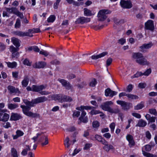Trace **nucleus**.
<instances>
[{"label": "nucleus", "instance_id": "1", "mask_svg": "<svg viewBox=\"0 0 157 157\" xmlns=\"http://www.w3.org/2000/svg\"><path fill=\"white\" fill-rule=\"evenodd\" d=\"M48 98L45 96L38 97L31 101L26 99H23V101L25 104L27 105H21L20 107L22 109L23 113L26 116L31 117L33 118H40V116L39 114L34 113L29 110L31 107L34 106L35 104H38L40 103L44 102L48 100Z\"/></svg>", "mask_w": 157, "mask_h": 157}, {"label": "nucleus", "instance_id": "2", "mask_svg": "<svg viewBox=\"0 0 157 157\" xmlns=\"http://www.w3.org/2000/svg\"><path fill=\"white\" fill-rule=\"evenodd\" d=\"M132 57L135 60V61L140 65H148L150 63L149 62L144 58L142 54L140 53H133Z\"/></svg>", "mask_w": 157, "mask_h": 157}, {"label": "nucleus", "instance_id": "3", "mask_svg": "<svg viewBox=\"0 0 157 157\" xmlns=\"http://www.w3.org/2000/svg\"><path fill=\"white\" fill-rule=\"evenodd\" d=\"M111 13V11L108 10H101L99 11L98 14V20L100 21H104L107 18L106 14H110Z\"/></svg>", "mask_w": 157, "mask_h": 157}, {"label": "nucleus", "instance_id": "4", "mask_svg": "<svg viewBox=\"0 0 157 157\" xmlns=\"http://www.w3.org/2000/svg\"><path fill=\"white\" fill-rule=\"evenodd\" d=\"M120 5L122 8L126 9H130L133 6L132 3L130 0L121 1Z\"/></svg>", "mask_w": 157, "mask_h": 157}, {"label": "nucleus", "instance_id": "5", "mask_svg": "<svg viewBox=\"0 0 157 157\" xmlns=\"http://www.w3.org/2000/svg\"><path fill=\"white\" fill-rule=\"evenodd\" d=\"M0 121L3 122L7 121L10 117L9 114L5 112L3 110L0 109Z\"/></svg>", "mask_w": 157, "mask_h": 157}, {"label": "nucleus", "instance_id": "6", "mask_svg": "<svg viewBox=\"0 0 157 157\" xmlns=\"http://www.w3.org/2000/svg\"><path fill=\"white\" fill-rule=\"evenodd\" d=\"M117 104L121 105L122 107V109L125 110L129 109L132 105L131 103L123 101L118 100L117 101Z\"/></svg>", "mask_w": 157, "mask_h": 157}, {"label": "nucleus", "instance_id": "7", "mask_svg": "<svg viewBox=\"0 0 157 157\" xmlns=\"http://www.w3.org/2000/svg\"><path fill=\"white\" fill-rule=\"evenodd\" d=\"M58 81L61 83L63 86L67 90H69L73 88L72 86L71 85L69 82L64 79L59 78Z\"/></svg>", "mask_w": 157, "mask_h": 157}, {"label": "nucleus", "instance_id": "8", "mask_svg": "<svg viewBox=\"0 0 157 157\" xmlns=\"http://www.w3.org/2000/svg\"><path fill=\"white\" fill-rule=\"evenodd\" d=\"M113 104L111 101H107L103 103L100 107L103 110L108 112L111 108L110 106L113 105Z\"/></svg>", "mask_w": 157, "mask_h": 157}, {"label": "nucleus", "instance_id": "9", "mask_svg": "<svg viewBox=\"0 0 157 157\" xmlns=\"http://www.w3.org/2000/svg\"><path fill=\"white\" fill-rule=\"evenodd\" d=\"M145 28L153 31L154 29L153 21L151 20H148L145 23Z\"/></svg>", "mask_w": 157, "mask_h": 157}, {"label": "nucleus", "instance_id": "10", "mask_svg": "<svg viewBox=\"0 0 157 157\" xmlns=\"http://www.w3.org/2000/svg\"><path fill=\"white\" fill-rule=\"evenodd\" d=\"M117 92L113 91L109 88H108L105 90V95L106 96H110L112 98L117 94Z\"/></svg>", "mask_w": 157, "mask_h": 157}, {"label": "nucleus", "instance_id": "11", "mask_svg": "<svg viewBox=\"0 0 157 157\" xmlns=\"http://www.w3.org/2000/svg\"><path fill=\"white\" fill-rule=\"evenodd\" d=\"M46 87L44 85H42L40 86L33 85L32 86L33 91V92H38L39 93L40 91L44 89Z\"/></svg>", "mask_w": 157, "mask_h": 157}, {"label": "nucleus", "instance_id": "12", "mask_svg": "<svg viewBox=\"0 0 157 157\" xmlns=\"http://www.w3.org/2000/svg\"><path fill=\"white\" fill-rule=\"evenodd\" d=\"M46 65V63L44 62H37L33 65V67L36 68H43Z\"/></svg>", "mask_w": 157, "mask_h": 157}, {"label": "nucleus", "instance_id": "13", "mask_svg": "<svg viewBox=\"0 0 157 157\" xmlns=\"http://www.w3.org/2000/svg\"><path fill=\"white\" fill-rule=\"evenodd\" d=\"M7 89L9 91L10 94L12 93H20V91L17 88H15V87L13 86L9 85L7 87Z\"/></svg>", "mask_w": 157, "mask_h": 157}, {"label": "nucleus", "instance_id": "14", "mask_svg": "<svg viewBox=\"0 0 157 157\" xmlns=\"http://www.w3.org/2000/svg\"><path fill=\"white\" fill-rule=\"evenodd\" d=\"M108 54V52H104L98 55L92 56L91 58L92 59L96 60L105 56Z\"/></svg>", "mask_w": 157, "mask_h": 157}, {"label": "nucleus", "instance_id": "15", "mask_svg": "<svg viewBox=\"0 0 157 157\" xmlns=\"http://www.w3.org/2000/svg\"><path fill=\"white\" fill-rule=\"evenodd\" d=\"M11 41L17 48L20 46L21 41L18 39L14 37H12Z\"/></svg>", "mask_w": 157, "mask_h": 157}, {"label": "nucleus", "instance_id": "16", "mask_svg": "<svg viewBox=\"0 0 157 157\" xmlns=\"http://www.w3.org/2000/svg\"><path fill=\"white\" fill-rule=\"evenodd\" d=\"M104 146L103 147V148L107 152H109L110 150H114V148L111 145L109 144L108 142L106 141V143H105V144H103Z\"/></svg>", "mask_w": 157, "mask_h": 157}, {"label": "nucleus", "instance_id": "17", "mask_svg": "<svg viewBox=\"0 0 157 157\" xmlns=\"http://www.w3.org/2000/svg\"><path fill=\"white\" fill-rule=\"evenodd\" d=\"M21 118V116L17 113H12L10 117V120L16 121Z\"/></svg>", "mask_w": 157, "mask_h": 157}, {"label": "nucleus", "instance_id": "18", "mask_svg": "<svg viewBox=\"0 0 157 157\" xmlns=\"http://www.w3.org/2000/svg\"><path fill=\"white\" fill-rule=\"evenodd\" d=\"M29 77L25 75L24 77V79L21 82L22 85L23 86L26 87L28 85L29 82Z\"/></svg>", "mask_w": 157, "mask_h": 157}, {"label": "nucleus", "instance_id": "19", "mask_svg": "<svg viewBox=\"0 0 157 157\" xmlns=\"http://www.w3.org/2000/svg\"><path fill=\"white\" fill-rule=\"evenodd\" d=\"M14 35L18 36H20L24 37L28 36L27 33H25V32H23L21 31H14L13 32Z\"/></svg>", "mask_w": 157, "mask_h": 157}, {"label": "nucleus", "instance_id": "20", "mask_svg": "<svg viewBox=\"0 0 157 157\" xmlns=\"http://www.w3.org/2000/svg\"><path fill=\"white\" fill-rule=\"evenodd\" d=\"M94 137L97 140L101 143L102 144H105V143H106V140L103 138L102 136L100 135H96Z\"/></svg>", "mask_w": 157, "mask_h": 157}, {"label": "nucleus", "instance_id": "21", "mask_svg": "<svg viewBox=\"0 0 157 157\" xmlns=\"http://www.w3.org/2000/svg\"><path fill=\"white\" fill-rule=\"evenodd\" d=\"M63 95L61 94H54L52 98L55 100H58L59 101L62 102L61 100L63 97Z\"/></svg>", "mask_w": 157, "mask_h": 157}, {"label": "nucleus", "instance_id": "22", "mask_svg": "<svg viewBox=\"0 0 157 157\" xmlns=\"http://www.w3.org/2000/svg\"><path fill=\"white\" fill-rule=\"evenodd\" d=\"M73 101V99L70 97L65 95H63L61 100L62 102H70Z\"/></svg>", "mask_w": 157, "mask_h": 157}, {"label": "nucleus", "instance_id": "23", "mask_svg": "<svg viewBox=\"0 0 157 157\" xmlns=\"http://www.w3.org/2000/svg\"><path fill=\"white\" fill-rule=\"evenodd\" d=\"M145 117L147 120L149 122H155L156 117H151L150 115L148 114H147L145 116Z\"/></svg>", "mask_w": 157, "mask_h": 157}, {"label": "nucleus", "instance_id": "24", "mask_svg": "<svg viewBox=\"0 0 157 157\" xmlns=\"http://www.w3.org/2000/svg\"><path fill=\"white\" fill-rule=\"evenodd\" d=\"M152 46L151 43L147 44H143L140 47V51L141 52H143L144 49H149L151 48Z\"/></svg>", "mask_w": 157, "mask_h": 157}, {"label": "nucleus", "instance_id": "25", "mask_svg": "<svg viewBox=\"0 0 157 157\" xmlns=\"http://www.w3.org/2000/svg\"><path fill=\"white\" fill-rule=\"evenodd\" d=\"M147 124V122L142 119L140 120L138 122L137 124H136V126H139L140 127H144Z\"/></svg>", "mask_w": 157, "mask_h": 157}, {"label": "nucleus", "instance_id": "26", "mask_svg": "<svg viewBox=\"0 0 157 157\" xmlns=\"http://www.w3.org/2000/svg\"><path fill=\"white\" fill-rule=\"evenodd\" d=\"M95 107L93 106H81L79 107H78L76 108V109L78 110L81 111L82 110L85 109L86 110L90 109L92 108H94Z\"/></svg>", "mask_w": 157, "mask_h": 157}, {"label": "nucleus", "instance_id": "27", "mask_svg": "<svg viewBox=\"0 0 157 157\" xmlns=\"http://www.w3.org/2000/svg\"><path fill=\"white\" fill-rule=\"evenodd\" d=\"M8 108L11 110L14 109L18 107V104L16 103H9L8 105Z\"/></svg>", "mask_w": 157, "mask_h": 157}, {"label": "nucleus", "instance_id": "28", "mask_svg": "<svg viewBox=\"0 0 157 157\" xmlns=\"http://www.w3.org/2000/svg\"><path fill=\"white\" fill-rule=\"evenodd\" d=\"M113 21L114 23L117 25H120L121 24H123L125 22L124 19H119L116 18H114Z\"/></svg>", "mask_w": 157, "mask_h": 157}, {"label": "nucleus", "instance_id": "29", "mask_svg": "<svg viewBox=\"0 0 157 157\" xmlns=\"http://www.w3.org/2000/svg\"><path fill=\"white\" fill-rule=\"evenodd\" d=\"M11 152V155L12 157H18L17 151L15 148H12Z\"/></svg>", "mask_w": 157, "mask_h": 157}, {"label": "nucleus", "instance_id": "30", "mask_svg": "<svg viewBox=\"0 0 157 157\" xmlns=\"http://www.w3.org/2000/svg\"><path fill=\"white\" fill-rule=\"evenodd\" d=\"M8 67L10 68H13L16 67L17 63L15 62H13L12 63L10 62H6Z\"/></svg>", "mask_w": 157, "mask_h": 157}, {"label": "nucleus", "instance_id": "31", "mask_svg": "<svg viewBox=\"0 0 157 157\" xmlns=\"http://www.w3.org/2000/svg\"><path fill=\"white\" fill-rule=\"evenodd\" d=\"M143 153L144 156L147 157H157V155H153L144 151H143Z\"/></svg>", "mask_w": 157, "mask_h": 157}, {"label": "nucleus", "instance_id": "32", "mask_svg": "<svg viewBox=\"0 0 157 157\" xmlns=\"http://www.w3.org/2000/svg\"><path fill=\"white\" fill-rule=\"evenodd\" d=\"M6 10L10 13H13L15 14L17 10L16 8L12 7L11 8H6Z\"/></svg>", "mask_w": 157, "mask_h": 157}, {"label": "nucleus", "instance_id": "33", "mask_svg": "<svg viewBox=\"0 0 157 157\" xmlns=\"http://www.w3.org/2000/svg\"><path fill=\"white\" fill-rule=\"evenodd\" d=\"M84 14L86 16H91L92 15L91 11L86 8L84 9Z\"/></svg>", "mask_w": 157, "mask_h": 157}, {"label": "nucleus", "instance_id": "34", "mask_svg": "<svg viewBox=\"0 0 157 157\" xmlns=\"http://www.w3.org/2000/svg\"><path fill=\"white\" fill-rule=\"evenodd\" d=\"M108 112L112 113H117L119 112L120 110L118 108L112 109L111 108Z\"/></svg>", "mask_w": 157, "mask_h": 157}, {"label": "nucleus", "instance_id": "35", "mask_svg": "<svg viewBox=\"0 0 157 157\" xmlns=\"http://www.w3.org/2000/svg\"><path fill=\"white\" fill-rule=\"evenodd\" d=\"M64 144L66 147L68 148L69 147L70 144L69 143V139L68 137H67L64 141Z\"/></svg>", "mask_w": 157, "mask_h": 157}, {"label": "nucleus", "instance_id": "36", "mask_svg": "<svg viewBox=\"0 0 157 157\" xmlns=\"http://www.w3.org/2000/svg\"><path fill=\"white\" fill-rule=\"evenodd\" d=\"M55 18L54 15H51L48 19L47 21L48 22H53L55 20Z\"/></svg>", "mask_w": 157, "mask_h": 157}, {"label": "nucleus", "instance_id": "37", "mask_svg": "<svg viewBox=\"0 0 157 157\" xmlns=\"http://www.w3.org/2000/svg\"><path fill=\"white\" fill-rule=\"evenodd\" d=\"M149 112L151 114L157 116V112L155 109H149Z\"/></svg>", "mask_w": 157, "mask_h": 157}, {"label": "nucleus", "instance_id": "38", "mask_svg": "<svg viewBox=\"0 0 157 157\" xmlns=\"http://www.w3.org/2000/svg\"><path fill=\"white\" fill-rule=\"evenodd\" d=\"M151 72V68H149L147 69L146 71L144 73H142L143 75L147 76L150 74Z\"/></svg>", "mask_w": 157, "mask_h": 157}, {"label": "nucleus", "instance_id": "39", "mask_svg": "<svg viewBox=\"0 0 157 157\" xmlns=\"http://www.w3.org/2000/svg\"><path fill=\"white\" fill-rule=\"evenodd\" d=\"M144 107V105L142 103L138 104L134 107V109L135 110H139L142 109Z\"/></svg>", "mask_w": 157, "mask_h": 157}, {"label": "nucleus", "instance_id": "40", "mask_svg": "<svg viewBox=\"0 0 157 157\" xmlns=\"http://www.w3.org/2000/svg\"><path fill=\"white\" fill-rule=\"evenodd\" d=\"M127 97L131 99H136L138 98L137 96L131 94H127Z\"/></svg>", "mask_w": 157, "mask_h": 157}, {"label": "nucleus", "instance_id": "41", "mask_svg": "<svg viewBox=\"0 0 157 157\" xmlns=\"http://www.w3.org/2000/svg\"><path fill=\"white\" fill-rule=\"evenodd\" d=\"M102 112H100L99 110H95L94 109L92 110L90 112V113L92 115H96Z\"/></svg>", "mask_w": 157, "mask_h": 157}, {"label": "nucleus", "instance_id": "42", "mask_svg": "<svg viewBox=\"0 0 157 157\" xmlns=\"http://www.w3.org/2000/svg\"><path fill=\"white\" fill-rule=\"evenodd\" d=\"M2 127L5 128H9L11 127V124L9 122H6V123H4L2 124Z\"/></svg>", "mask_w": 157, "mask_h": 157}, {"label": "nucleus", "instance_id": "43", "mask_svg": "<svg viewBox=\"0 0 157 157\" xmlns=\"http://www.w3.org/2000/svg\"><path fill=\"white\" fill-rule=\"evenodd\" d=\"M82 17H81L78 18L76 21H75V23L76 24H83V22Z\"/></svg>", "mask_w": 157, "mask_h": 157}, {"label": "nucleus", "instance_id": "44", "mask_svg": "<svg viewBox=\"0 0 157 157\" xmlns=\"http://www.w3.org/2000/svg\"><path fill=\"white\" fill-rule=\"evenodd\" d=\"M21 26V20L19 18L17 19L16 23L15 25V27L19 28Z\"/></svg>", "mask_w": 157, "mask_h": 157}, {"label": "nucleus", "instance_id": "45", "mask_svg": "<svg viewBox=\"0 0 157 157\" xmlns=\"http://www.w3.org/2000/svg\"><path fill=\"white\" fill-rule=\"evenodd\" d=\"M10 52L13 53V52H17L19 48H16L13 46L12 45L10 47Z\"/></svg>", "mask_w": 157, "mask_h": 157}, {"label": "nucleus", "instance_id": "46", "mask_svg": "<svg viewBox=\"0 0 157 157\" xmlns=\"http://www.w3.org/2000/svg\"><path fill=\"white\" fill-rule=\"evenodd\" d=\"M143 75L142 73L141 72H137V73L134 74L132 76V78H138L140 76Z\"/></svg>", "mask_w": 157, "mask_h": 157}, {"label": "nucleus", "instance_id": "47", "mask_svg": "<svg viewBox=\"0 0 157 157\" xmlns=\"http://www.w3.org/2000/svg\"><path fill=\"white\" fill-rule=\"evenodd\" d=\"M99 123L97 121H94L92 123V126L94 128H97L99 126Z\"/></svg>", "mask_w": 157, "mask_h": 157}, {"label": "nucleus", "instance_id": "48", "mask_svg": "<svg viewBox=\"0 0 157 157\" xmlns=\"http://www.w3.org/2000/svg\"><path fill=\"white\" fill-rule=\"evenodd\" d=\"M133 85L131 84H129L126 87V92H131L132 89H133Z\"/></svg>", "mask_w": 157, "mask_h": 157}, {"label": "nucleus", "instance_id": "49", "mask_svg": "<svg viewBox=\"0 0 157 157\" xmlns=\"http://www.w3.org/2000/svg\"><path fill=\"white\" fill-rule=\"evenodd\" d=\"M61 0H56V2L54 3L53 5V7L55 9H58V6L59 4V2H60Z\"/></svg>", "mask_w": 157, "mask_h": 157}, {"label": "nucleus", "instance_id": "50", "mask_svg": "<svg viewBox=\"0 0 157 157\" xmlns=\"http://www.w3.org/2000/svg\"><path fill=\"white\" fill-rule=\"evenodd\" d=\"M97 82L96 79L94 78L90 83V86L92 87L94 86L96 84Z\"/></svg>", "mask_w": 157, "mask_h": 157}, {"label": "nucleus", "instance_id": "51", "mask_svg": "<svg viewBox=\"0 0 157 157\" xmlns=\"http://www.w3.org/2000/svg\"><path fill=\"white\" fill-rule=\"evenodd\" d=\"M126 42V40L124 38H121L119 39L118 41V43L121 44L123 45Z\"/></svg>", "mask_w": 157, "mask_h": 157}, {"label": "nucleus", "instance_id": "52", "mask_svg": "<svg viewBox=\"0 0 157 157\" xmlns=\"http://www.w3.org/2000/svg\"><path fill=\"white\" fill-rule=\"evenodd\" d=\"M86 85V84L85 82H83L81 84H78L76 86L79 88H82Z\"/></svg>", "mask_w": 157, "mask_h": 157}, {"label": "nucleus", "instance_id": "53", "mask_svg": "<svg viewBox=\"0 0 157 157\" xmlns=\"http://www.w3.org/2000/svg\"><path fill=\"white\" fill-rule=\"evenodd\" d=\"M92 146V144H91L87 143L85 144V146L83 147L84 150H87L88 149Z\"/></svg>", "mask_w": 157, "mask_h": 157}, {"label": "nucleus", "instance_id": "54", "mask_svg": "<svg viewBox=\"0 0 157 157\" xmlns=\"http://www.w3.org/2000/svg\"><path fill=\"white\" fill-rule=\"evenodd\" d=\"M112 59L111 58L108 59L106 61V67L109 66L112 63Z\"/></svg>", "mask_w": 157, "mask_h": 157}, {"label": "nucleus", "instance_id": "55", "mask_svg": "<svg viewBox=\"0 0 157 157\" xmlns=\"http://www.w3.org/2000/svg\"><path fill=\"white\" fill-rule=\"evenodd\" d=\"M79 120L82 122L85 123H86L88 121V119L87 117H82L81 119L79 118Z\"/></svg>", "mask_w": 157, "mask_h": 157}, {"label": "nucleus", "instance_id": "56", "mask_svg": "<svg viewBox=\"0 0 157 157\" xmlns=\"http://www.w3.org/2000/svg\"><path fill=\"white\" fill-rule=\"evenodd\" d=\"M76 77L75 75L73 74H70L67 76V78L69 79H71Z\"/></svg>", "mask_w": 157, "mask_h": 157}, {"label": "nucleus", "instance_id": "57", "mask_svg": "<svg viewBox=\"0 0 157 157\" xmlns=\"http://www.w3.org/2000/svg\"><path fill=\"white\" fill-rule=\"evenodd\" d=\"M66 130L68 132H72L75 131L76 128L75 126H72L67 128Z\"/></svg>", "mask_w": 157, "mask_h": 157}, {"label": "nucleus", "instance_id": "58", "mask_svg": "<svg viewBox=\"0 0 157 157\" xmlns=\"http://www.w3.org/2000/svg\"><path fill=\"white\" fill-rule=\"evenodd\" d=\"M44 137H45V140L44 142L41 143V145L42 146L46 145L48 143V139L47 136H44Z\"/></svg>", "mask_w": 157, "mask_h": 157}, {"label": "nucleus", "instance_id": "59", "mask_svg": "<svg viewBox=\"0 0 157 157\" xmlns=\"http://www.w3.org/2000/svg\"><path fill=\"white\" fill-rule=\"evenodd\" d=\"M129 142L128 146L130 147H132L135 145V143L134 140L128 141Z\"/></svg>", "mask_w": 157, "mask_h": 157}, {"label": "nucleus", "instance_id": "60", "mask_svg": "<svg viewBox=\"0 0 157 157\" xmlns=\"http://www.w3.org/2000/svg\"><path fill=\"white\" fill-rule=\"evenodd\" d=\"M126 138L128 141L134 140L133 136L130 134H128L126 136Z\"/></svg>", "mask_w": 157, "mask_h": 157}, {"label": "nucleus", "instance_id": "61", "mask_svg": "<svg viewBox=\"0 0 157 157\" xmlns=\"http://www.w3.org/2000/svg\"><path fill=\"white\" fill-rule=\"evenodd\" d=\"M145 150L146 151H149L151 150V146L149 144H147L145 146Z\"/></svg>", "mask_w": 157, "mask_h": 157}, {"label": "nucleus", "instance_id": "62", "mask_svg": "<svg viewBox=\"0 0 157 157\" xmlns=\"http://www.w3.org/2000/svg\"><path fill=\"white\" fill-rule=\"evenodd\" d=\"M115 124L113 122L110 124L109 127L111 128V131L112 132H114V130L115 128Z\"/></svg>", "mask_w": 157, "mask_h": 157}, {"label": "nucleus", "instance_id": "63", "mask_svg": "<svg viewBox=\"0 0 157 157\" xmlns=\"http://www.w3.org/2000/svg\"><path fill=\"white\" fill-rule=\"evenodd\" d=\"M146 86V84L145 83H140L138 85V87L141 88H145Z\"/></svg>", "mask_w": 157, "mask_h": 157}, {"label": "nucleus", "instance_id": "64", "mask_svg": "<svg viewBox=\"0 0 157 157\" xmlns=\"http://www.w3.org/2000/svg\"><path fill=\"white\" fill-rule=\"evenodd\" d=\"M15 14L17 15L21 19L22 18L24 17L23 13L20 12L18 11H17Z\"/></svg>", "mask_w": 157, "mask_h": 157}]
</instances>
